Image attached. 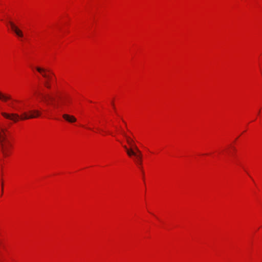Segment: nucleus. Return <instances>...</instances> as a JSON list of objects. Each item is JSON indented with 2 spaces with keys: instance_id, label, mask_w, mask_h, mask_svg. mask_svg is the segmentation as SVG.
Instances as JSON below:
<instances>
[{
  "instance_id": "nucleus-9",
  "label": "nucleus",
  "mask_w": 262,
  "mask_h": 262,
  "mask_svg": "<svg viewBox=\"0 0 262 262\" xmlns=\"http://www.w3.org/2000/svg\"><path fill=\"white\" fill-rule=\"evenodd\" d=\"M63 118L70 123L75 122L77 120L76 118L72 115L64 114L62 115Z\"/></svg>"
},
{
  "instance_id": "nucleus-3",
  "label": "nucleus",
  "mask_w": 262,
  "mask_h": 262,
  "mask_svg": "<svg viewBox=\"0 0 262 262\" xmlns=\"http://www.w3.org/2000/svg\"><path fill=\"white\" fill-rule=\"evenodd\" d=\"M36 69L45 79L43 82L44 86L46 88L50 89L51 88L50 82L52 80V75H53L54 74L50 70L40 67H36Z\"/></svg>"
},
{
  "instance_id": "nucleus-6",
  "label": "nucleus",
  "mask_w": 262,
  "mask_h": 262,
  "mask_svg": "<svg viewBox=\"0 0 262 262\" xmlns=\"http://www.w3.org/2000/svg\"><path fill=\"white\" fill-rule=\"evenodd\" d=\"M0 100H1L3 102H6L8 101H17L16 100H14L12 98L11 95L9 94H6L5 93H3L1 92H0Z\"/></svg>"
},
{
  "instance_id": "nucleus-10",
  "label": "nucleus",
  "mask_w": 262,
  "mask_h": 262,
  "mask_svg": "<svg viewBox=\"0 0 262 262\" xmlns=\"http://www.w3.org/2000/svg\"><path fill=\"white\" fill-rule=\"evenodd\" d=\"M9 105L11 108H13L16 109V107L14 106V105L12 103H11V104H9Z\"/></svg>"
},
{
  "instance_id": "nucleus-5",
  "label": "nucleus",
  "mask_w": 262,
  "mask_h": 262,
  "mask_svg": "<svg viewBox=\"0 0 262 262\" xmlns=\"http://www.w3.org/2000/svg\"><path fill=\"white\" fill-rule=\"evenodd\" d=\"M41 99L47 104H52L55 107H57L58 105L53 104V102L55 101V98L50 94L41 95Z\"/></svg>"
},
{
  "instance_id": "nucleus-2",
  "label": "nucleus",
  "mask_w": 262,
  "mask_h": 262,
  "mask_svg": "<svg viewBox=\"0 0 262 262\" xmlns=\"http://www.w3.org/2000/svg\"><path fill=\"white\" fill-rule=\"evenodd\" d=\"M29 114L27 112H23L19 116L16 113L8 114L5 112H2L1 115L5 118L10 119L14 122H17L19 120H27L29 119L35 118L39 117L40 113L38 110H31L29 112Z\"/></svg>"
},
{
  "instance_id": "nucleus-1",
  "label": "nucleus",
  "mask_w": 262,
  "mask_h": 262,
  "mask_svg": "<svg viewBox=\"0 0 262 262\" xmlns=\"http://www.w3.org/2000/svg\"><path fill=\"white\" fill-rule=\"evenodd\" d=\"M10 132L8 128L4 124L0 125V145L1 150L5 157L8 156L10 153L11 144L8 140Z\"/></svg>"
},
{
  "instance_id": "nucleus-8",
  "label": "nucleus",
  "mask_w": 262,
  "mask_h": 262,
  "mask_svg": "<svg viewBox=\"0 0 262 262\" xmlns=\"http://www.w3.org/2000/svg\"><path fill=\"white\" fill-rule=\"evenodd\" d=\"M9 24L11 27L12 30L16 33V34L18 36L21 37H23V33L22 31L20 30H19L13 22L9 21Z\"/></svg>"
},
{
  "instance_id": "nucleus-11",
  "label": "nucleus",
  "mask_w": 262,
  "mask_h": 262,
  "mask_svg": "<svg viewBox=\"0 0 262 262\" xmlns=\"http://www.w3.org/2000/svg\"><path fill=\"white\" fill-rule=\"evenodd\" d=\"M1 186H2V192H3V183H1Z\"/></svg>"
},
{
  "instance_id": "nucleus-4",
  "label": "nucleus",
  "mask_w": 262,
  "mask_h": 262,
  "mask_svg": "<svg viewBox=\"0 0 262 262\" xmlns=\"http://www.w3.org/2000/svg\"><path fill=\"white\" fill-rule=\"evenodd\" d=\"M123 147L125 149L127 154L128 156H134L136 158V162L139 165L141 164L142 162V155L141 152L137 153L133 149L128 148L126 145L123 146Z\"/></svg>"
},
{
  "instance_id": "nucleus-7",
  "label": "nucleus",
  "mask_w": 262,
  "mask_h": 262,
  "mask_svg": "<svg viewBox=\"0 0 262 262\" xmlns=\"http://www.w3.org/2000/svg\"><path fill=\"white\" fill-rule=\"evenodd\" d=\"M123 134L126 138L127 142L131 147L130 149H132V148H134L135 149V150L137 151V153H140L141 151L138 149L137 146L134 143V141H133V140L130 139L128 137H127L125 133H123Z\"/></svg>"
}]
</instances>
